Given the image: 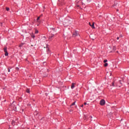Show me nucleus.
Wrapping results in <instances>:
<instances>
[{"mask_svg": "<svg viewBox=\"0 0 129 129\" xmlns=\"http://www.w3.org/2000/svg\"><path fill=\"white\" fill-rule=\"evenodd\" d=\"M76 3L78 4L76 5V7H77L78 8H80V9L82 10V8H81V7H80V6H82L83 7V8L85 9V8H86L85 4H83V2H78V1H76Z\"/></svg>", "mask_w": 129, "mask_h": 129, "instance_id": "obj_1", "label": "nucleus"}, {"mask_svg": "<svg viewBox=\"0 0 129 129\" xmlns=\"http://www.w3.org/2000/svg\"><path fill=\"white\" fill-rule=\"evenodd\" d=\"M15 101L13 102L12 104H11V107L13 110H14L15 111H17V106H16V105H15Z\"/></svg>", "mask_w": 129, "mask_h": 129, "instance_id": "obj_2", "label": "nucleus"}, {"mask_svg": "<svg viewBox=\"0 0 129 129\" xmlns=\"http://www.w3.org/2000/svg\"><path fill=\"white\" fill-rule=\"evenodd\" d=\"M100 105H105V100H104V99H102L100 100Z\"/></svg>", "mask_w": 129, "mask_h": 129, "instance_id": "obj_3", "label": "nucleus"}, {"mask_svg": "<svg viewBox=\"0 0 129 129\" xmlns=\"http://www.w3.org/2000/svg\"><path fill=\"white\" fill-rule=\"evenodd\" d=\"M116 85L117 87H120L122 85V84L120 83V81H119L118 82H117Z\"/></svg>", "mask_w": 129, "mask_h": 129, "instance_id": "obj_4", "label": "nucleus"}, {"mask_svg": "<svg viewBox=\"0 0 129 129\" xmlns=\"http://www.w3.org/2000/svg\"><path fill=\"white\" fill-rule=\"evenodd\" d=\"M79 35V33H78V32L77 31H75L73 34V37H77V36H78Z\"/></svg>", "mask_w": 129, "mask_h": 129, "instance_id": "obj_5", "label": "nucleus"}, {"mask_svg": "<svg viewBox=\"0 0 129 129\" xmlns=\"http://www.w3.org/2000/svg\"><path fill=\"white\" fill-rule=\"evenodd\" d=\"M89 25L92 28V29H95V27H94V22H93L91 24L90 22L89 23Z\"/></svg>", "mask_w": 129, "mask_h": 129, "instance_id": "obj_6", "label": "nucleus"}, {"mask_svg": "<svg viewBox=\"0 0 129 129\" xmlns=\"http://www.w3.org/2000/svg\"><path fill=\"white\" fill-rule=\"evenodd\" d=\"M54 37V34H51L48 36V39L51 41L52 40V38Z\"/></svg>", "mask_w": 129, "mask_h": 129, "instance_id": "obj_7", "label": "nucleus"}, {"mask_svg": "<svg viewBox=\"0 0 129 129\" xmlns=\"http://www.w3.org/2000/svg\"><path fill=\"white\" fill-rule=\"evenodd\" d=\"M74 87H75V83H73L72 84V86H71L72 89H73V88H74Z\"/></svg>", "mask_w": 129, "mask_h": 129, "instance_id": "obj_8", "label": "nucleus"}, {"mask_svg": "<svg viewBox=\"0 0 129 129\" xmlns=\"http://www.w3.org/2000/svg\"><path fill=\"white\" fill-rule=\"evenodd\" d=\"M7 49H8V48H7V47H5L4 48V52H8Z\"/></svg>", "mask_w": 129, "mask_h": 129, "instance_id": "obj_9", "label": "nucleus"}, {"mask_svg": "<svg viewBox=\"0 0 129 129\" xmlns=\"http://www.w3.org/2000/svg\"><path fill=\"white\" fill-rule=\"evenodd\" d=\"M26 92H27V93H30V89H27L26 90Z\"/></svg>", "mask_w": 129, "mask_h": 129, "instance_id": "obj_10", "label": "nucleus"}, {"mask_svg": "<svg viewBox=\"0 0 129 129\" xmlns=\"http://www.w3.org/2000/svg\"><path fill=\"white\" fill-rule=\"evenodd\" d=\"M75 103H76V101L74 102L71 105V106H73V105H75Z\"/></svg>", "mask_w": 129, "mask_h": 129, "instance_id": "obj_11", "label": "nucleus"}, {"mask_svg": "<svg viewBox=\"0 0 129 129\" xmlns=\"http://www.w3.org/2000/svg\"><path fill=\"white\" fill-rule=\"evenodd\" d=\"M23 46H24V43H21L19 45V47L21 48V47H23Z\"/></svg>", "mask_w": 129, "mask_h": 129, "instance_id": "obj_12", "label": "nucleus"}, {"mask_svg": "<svg viewBox=\"0 0 129 129\" xmlns=\"http://www.w3.org/2000/svg\"><path fill=\"white\" fill-rule=\"evenodd\" d=\"M11 69H12V67H10L8 69V72H11Z\"/></svg>", "mask_w": 129, "mask_h": 129, "instance_id": "obj_13", "label": "nucleus"}, {"mask_svg": "<svg viewBox=\"0 0 129 129\" xmlns=\"http://www.w3.org/2000/svg\"><path fill=\"white\" fill-rule=\"evenodd\" d=\"M31 37L32 38H33V39H35V37H36L34 34H32L31 35Z\"/></svg>", "mask_w": 129, "mask_h": 129, "instance_id": "obj_14", "label": "nucleus"}, {"mask_svg": "<svg viewBox=\"0 0 129 129\" xmlns=\"http://www.w3.org/2000/svg\"><path fill=\"white\" fill-rule=\"evenodd\" d=\"M5 56H8L9 55V53L8 52V51L5 52Z\"/></svg>", "mask_w": 129, "mask_h": 129, "instance_id": "obj_15", "label": "nucleus"}, {"mask_svg": "<svg viewBox=\"0 0 129 129\" xmlns=\"http://www.w3.org/2000/svg\"><path fill=\"white\" fill-rule=\"evenodd\" d=\"M113 50L114 51H115V50H116V47L113 46Z\"/></svg>", "mask_w": 129, "mask_h": 129, "instance_id": "obj_16", "label": "nucleus"}, {"mask_svg": "<svg viewBox=\"0 0 129 129\" xmlns=\"http://www.w3.org/2000/svg\"><path fill=\"white\" fill-rule=\"evenodd\" d=\"M114 83H115V82H113L112 83V86H113V87L115 86V85H114Z\"/></svg>", "mask_w": 129, "mask_h": 129, "instance_id": "obj_17", "label": "nucleus"}, {"mask_svg": "<svg viewBox=\"0 0 129 129\" xmlns=\"http://www.w3.org/2000/svg\"><path fill=\"white\" fill-rule=\"evenodd\" d=\"M38 33H39V31H38V30H36L35 33V34H38Z\"/></svg>", "mask_w": 129, "mask_h": 129, "instance_id": "obj_18", "label": "nucleus"}, {"mask_svg": "<svg viewBox=\"0 0 129 129\" xmlns=\"http://www.w3.org/2000/svg\"><path fill=\"white\" fill-rule=\"evenodd\" d=\"M38 114H39V113H38V112H34V115H38Z\"/></svg>", "mask_w": 129, "mask_h": 129, "instance_id": "obj_19", "label": "nucleus"}, {"mask_svg": "<svg viewBox=\"0 0 129 129\" xmlns=\"http://www.w3.org/2000/svg\"><path fill=\"white\" fill-rule=\"evenodd\" d=\"M108 65V63H105L104 64L105 67H106Z\"/></svg>", "mask_w": 129, "mask_h": 129, "instance_id": "obj_20", "label": "nucleus"}, {"mask_svg": "<svg viewBox=\"0 0 129 129\" xmlns=\"http://www.w3.org/2000/svg\"><path fill=\"white\" fill-rule=\"evenodd\" d=\"M6 10H7V11H10V8H9L7 7V8H6Z\"/></svg>", "mask_w": 129, "mask_h": 129, "instance_id": "obj_21", "label": "nucleus"}, {"mask_svg": "<svg viewBox=\"0 0 129 129\" xmlns=\"http://www.w3.org/2000/svg\"><path fill=\"white\" fill-rule=\"evenodd\" d=\"M50 29L52 30V31H55V28H50Z\"/></svg>", "mask_w": 129, "mask_h": 129, "instance_id": "obj_22", "label": "nucleus"}, {"mask_svg": "<svg viewBox=\"0 0 129 129\" xmlns=\"http://www.w3.org/2000/svg\"><path fill=\"white\" fill-rule=\"evenodd\" d=\"M104 63H106L107 62V59H105L103 61Z\"/></svg>", "mask_w": 129, "mask_h": 129, "instance_id": "obj_23", "label": "nucleus"}, {"mask_svg": "<svg viewBox=\"0 0 129 129\" xmlns=\"http://www.w3.org/2000/svg\"><path fill=\"white\" fill-rule=\"evenodd\" d=\"M39 20H40V17H38L37 18V21H39Z\"/></svg>", "mask_w": 129, "mask_h": 129, "instance_id": "obj_24", "label": "nucleus"}, {"mask_svg": "<svg viewBox=\"0 0 129 129\" xmlns=\"http://www.w3.org/2000/svg\"><path fill=\"white\" fill-rule=\"evenodd\" d=\"M84 119H86V116H85V115H84Z\"/></svg>", "mask_w": 129, "mask_h": 129, "instance_id": "obj_25", "label": "nucleus"}, {"mask_svg": "<svg viewBox=\"0 0 129 129\" xmlns=\"http://www.w3.org/2000/svg\"><path fill=\"white\" fill-rule=\"evenodd\" d=\"M120 39H121V38H122V35H120L119 37Z\"/></svg>", "mask_w": 129, "mask_h": 129, "instance_id": "obj_26", "label": "nucleus"}, {"mask_svg": "<svg viewBox=\"0 0 129 129\" xmlns=\"http://www.w3.org/2000/svg\"><path fill=\"white\" fill-rule=\"evenodd\" d=\"M119 39H120V38L119 37H117L116 38L117 40H119Z\"/></svg>", "mask_w": 129, "mask_h": 129, "instance_id": "obj_27", "label": "nucleus"}, {"mask_svg": "<svg viewBox=\"0 0 129 129\" xmlns=\"http://www.w3.org/2000/svg\"><path fill=\"white\" fill-rule=\"evenodd\" d=\"M0 26L2 27V26H3V23H0Z\"/></svg>", "mask_w": 129, "mask_h": 129, "instance_id": "obj_28", "label": "nucleus"}, {"mask_svg": "<svg viewBox=\"0 0 129 129\" xmlns=\"http://www.w3.org/2000/svg\"><path fill=\"white\" fill-rule=\"evenodd\" d=\"M87 2H88V3H90V2H91V0H87Z\"/></svg>", "mask_w": 129, "mask_h": 129, "instance_id": "obj_29", "label": "nucleus"}, {"mask_svg": "<svg viewBox=\"0 0 129 129\" xmlns=\"http://www.w3.org/2000/svg\"><path fill=\"white\" fill-rule=\"evenodd\" d=\"M86 104H87V103H84V105H86Z\"/></svg>", "mask_w": 129, "mask_h": 129, "instance_id": "obj_30", "label": "nucleus"}, {"mask_svg": "<svg viewBox=\"0 0 129 129\" xmlns=\"http://www.w3.org/2000/svg\"><path fill=\"white\" fill-rule=\"evenodd\" d=\"M81 107H83V105H82L81 106Z\"/></svg>", "mask_w": 129, "mask_h": 129, "instance_id": "obj_31", "label": "nucleus"}, {"mask_svg": "<svg viewBox=\"0 0 129 129\" xmlns=\"http://www.w3.org/2000/svg\"><path fill=\"white\" fill-rule=\"evenodd\" d=\"M116 11H117V12H118V9H117V10H116Z\"/></svg>", "mask_w": 129, "mask_h": 129, "instance_id": "obj_32", "label": "nucleus"}, {"mask_svg": "<svg viewBox=\"0 0 129 129\" xmlns=\"http://www.w3.org/2000/svg\"><path fill=\"white\" fill-rule=\"evenodd\" d=\"M91 118H92V116H90Z\"/></svg>", "mask_w": 129, "mask_h": 129, "instance_id": "obj_33", "label": "nucleus"}, {"mask_svg": "<svg viewBox=\"0 0 129 129\" xmlns=\"http://www.w3.org/2000/svg\"><path fill=\"white\" fill-rule=\"evenodd\" d=\"M22 111H24V109H22Z\"/></svg>", "mask_w": 129, "mask_h": 129, "instance_id": "obj_34", "label": "nucleus"}]
</instances>
